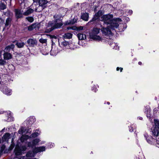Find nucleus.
<instances>
[{"instance_id": "nucleus-1", "label": "nucleus", "mask_w": 159, "mask_h": 159, "mask_svg": "<svg viewBox=\"0 0 159 159\" xmlns=\"http://www.w3.org/2000/svg\"><path fill=\"white\" fill-rule=\"evenodd\" d=\"M113 18L112 15L107 14L102 16L100 20L104 23L109 25L108 27L113 30L119 27V22H121V20L119 18L113 19Z\"/></svg>"}, {"instance_id": "nucleus-2", "label": "nucleus", "mask_w": 159, "mask_h": 159, "mask_svg": "<svg viewBox=\"0 0 159 159\" xmlns=\"http://www.w3.org/2000/svg\"><path fill=\"white\" fill-rule=\"evenodd\" d=\"M63 17V15L60 13L57 14H56L53 16L54 20L53 23L50 22L48 23V28L47 29V32H49L54 29L58 28L61 27L63 24L61 22V18Z\"/></svg>"}, {"instance_id": "nucleus-3", "label": "nucleus", "mask_w": 159, "mask_h": 159, "mask_svg": "<svg viewBox=\"0 0 159 159\" xmlns=\"http://www.w3.org/2000/svg\"><path fill=\"white\" fill-rule=\"evenodd\" d=\"M40 141L39 139L36 138L33 140L32 141L28 142L27 143L28 147L32 149H34L36 153L45 150V147L41 146L36 147V146L38 145V143Z\"/></svg>"}, {"instance_id": "nucleus-4", "label": "nucleus", "mask_w": 159, "mask_h": 159, "mask_svg": "<svg viewBox=\"0 0 159 159\" xmlns=\"http://www.w3.org/2000/svg\"><path fill=\"white\" fill-rule=\"evenodd\" d=\"M100 29L97 27H94L92 32L90 34L89 36L91 39L98 41H102L101 37L97 35L100 32Z\"/></svg>"}, {"instance_id": "nucleus-5", "label": "nucleus", "mask_w": 159, "mask_h": 159, "mask_svg": "<svg viewBox=\"0 0 159 159\" xmlns=\"http://www.w3.org/2000/svg\"><path fill=\"white\" fill-rule=\"evenodd\" d=\"M40 133V132L39 131V130H36L35 132L32 133L30 136L26 135H22L20 138V140L22 142H24L29 139L37 137Z\"/></svg>"}, {"instance_id": "nucleus-6", "label": "nucleus", "mask_w": 159, "mask_h": 159, "mask_svg": "<svg viewBox=\"0 0 159 159\" xmlns=\"http://www.w3.org/2000/svg\"><path fill=\"white\" fill-rule=\"evenodd\" d=\"M27 146H21L20 147L16 145L14 150V152L16 156H19L22 154L27 149Z\"/></svg>"}, {"instance_id": "nucleus-7", "label": "nucleus", "mask_w": 159, "mask_h": 159, "mask_svg": "<svg viewBox=\"0 0 159 159\" xmlns=\"http://www.w3.org/2000/svg\"><path fill=\"white\" fill-rule=\"evenodd\" d=\"M36 153L34 149L33 151H29L26 154L25 156H22L18 158V159H32L34 157Z\"/></svg>"}, {"instance_id": "nucleus-8", "label": "nucleus", "mask_w": 159, "mask_h": 159, "mask_svg": "<svg viewBox=\"0 0 159 159\" xmlns=\"http://www.w3.org/2000/svg\"><path fill=\"white\" fill-rule=\"evenodd\" d=\"M111 30H112L113 31L114 30H113L108 26L107 28H103L101 29L103 34L105 35H108L111 34H112Z\"/></svg>"}, {"instance_id": "nucleus-9", "label": "nucleus", "mask_w": 159, "mask_h": 159, "mask_svg": "<svg viewBox=\"0 0 159 159\" xmlns=\"http://www.w3.org/2000/svg\"><path fill=\"white\" fill-rule=\"evenodd\" d=\"M27 43L30 47H34L37 45V42L35 39L30 38L27 40Z\"/></svg>"}, {"instance_id": "nucleus-10", "label": "nucleus", "mask_w": 159, "mask_h": 159, "mask_svg": "<svg viewBox=\"0 0 159 159\" xmlns=\"http://www.w3.org/2000/svg\"><path fill=\"white\" fill-rule=\"evenodd\" d=\"M15 15L17 18H22L24 15L23 10L20 9L15 10Z\"/></svg>"}, {"instance_id": "nucleus-11", "label": "nucleus", "mask_w": 159, "mask_h": 159, "mask_svg": "<svg viewBox=\"0 0 159 159\" xmlns=\"http://www.w3.org/2000/svg\"><path fill=\"white\" fill-rule=\"evenodd\" d=\"M101 12L100 11H98L95 14V15L94 16V17L93 18L92 20H91L89 23L93 22V24L96 22L97 21H98V19L100 17V15H101Z\"/></svg>"}, {"instance_id": "nucleus-12", "label": "nucleus", "mask_w": 159, "mask_h": 159, "mask_svg": "<svg viewBox=\"0 0 159 159\" xmlns=\"http://www.w3.org/2000/svg\"><path fill=\"white\" fill-rule=\"evenodd\" d=\"M58 42L61 48H63V49H67L69 42L65 41L62 42H59L58 41Z\"/></svg>"}, {"instance_id": "nucleus-13", "label": "nucleus", "mask_w": 159, "mask_h": 159, "mask_svg": "<svg viewBox=\"0 0 159 159\" xmlns=\"http://www.w3.org/2000/svg\"><path fill=\"white\" fill-rule=\"evenodd\" d=\"M48 2L47 0H40L39 1V7H41L42 9H44L46 6V5Z\"/></svg>"}, {"instance_id": "nucleus-14", "label": "nucleus", "mask_w": 159, "mask_h": 159, "mask_svg": "<svg viewBox=\"0 0 159 159\" xmlns=\"http://www.w3.org/2000/svg\"><path fill=\"white\" fill-rule=\"evenodd\" d=\"M12 55L10 52H4L3 57L4 60H7L12 58Z\"/></svg>"}, {"instance_id": "nucleus-15", "label": "nucleus", "mask_w": 159, "mask_h": 159, "mask_svg": "<svg viewBox=\"0 0 159 159\" xmlns=\"http://www.w3.org/2000/svg\"><path fill=\"white\" fill-rule=\"evenodd\" d=\"M59 52V50H58L57 47L54 45H52V49L51 50V54L52 55H56Z\"/></svg>"}, {"instance_id": "nucleus-16", "label": "nucleus", "mask_w": 159, "mask_h": 159, "mask_svg": "<svg viewBox=\"0 0 159 159\" xmlns=\"http://www.w3.org/2000/svg\"><path fill=\"white\" fill-rule=\"evenodd\" d=\"M14 45L11 44L10 45H9L5 48L3 50L4 52H9L10 50H13L14 48Z\"/></svg>"}, {"instance_id": "nucleus-17", "label": "nucleus", "mask_w": 159, "mask_h": 159, "mask_svg": "<svg viewBox=\"0 0 159 159\" xmlns=\"http://www.w3.org/2000/svg\"><path fill=\"white\" fill-rule=\"evenodd\" d=\"M144 136L148 143H151L152 142H154V139L151 136H149L147 134H145Z\"/></svg>"}, {"instance_id": "nucleus-18", "label": "nucleus", "mask_w": 159, "mask_h": 159, "mask_svg": "<svg viewBox=\"0 0 159 159\" xmlns=\"http://www.w3.org/2000/svg\"><path fill=\"white\" fill-rule=\"evenodd\" d=\"M29 125H31L34 123L36 121V119L34 116H30L27 120Z\"/></svg>"}, {"instance_id": "nucleus-19", "label": "nucleus", "mask_w": 159, "mask_h": 159, "mask_svg": "<svg viewBox=\"0 0 159 159\" xmlns=\"http://www.w3.org/2000/svg\"><path fill=\"white\" fill-rule=\"evenodd\" d=\"M10 138V134L8 133L5 134L2 137V139L3 142L8 141Z\"/></svg>"}, {"instance_id": "nucleus-20", "label": "nucleus", "mask_w": 159, "mask_h": 159, "mask_svg": "<svg viewBox=\"0 0 159 159\" xmlns=\"http://www.w3.org/2000/svg\"><path fill=\"white\" fill-rule=\"evenodd\" d=\"M34 11V10L31 8H28L27 10L23 13L24 15L27 16L33 13Z\"/></svg>"}, {"instance_id": "nucleus-21", "label": "nucleus", "mask_w": 159, "mask_h": 159, "mask_svg": "<svg viewBox=\"0 0 159 159\" xmlns=\"http://www.w3.org/2000/svg\"><path fill=\"white\" fill-rule=\"evenodd\" d=\"M78 39L80 40H83L86 38V35L83 33H79L77 34Z\"/></svg>"}, {"instance_id": "nucleus-22", "label": "nucleus", "mask_w": 159, "mask_h": 159, "mask_svg": "<svg viewBox=\"0 0 159 159\" xmlns=\"http://www.w3.org/2000/svg\"><path fill=\"white\" fill-rule=\"evenodd\" d=\"M76 48V46L74 44V43L72 42H69L67 49H70L71 50H74Z\"/></svg>"}, {"instance_id": "nucleus-23", "label": "nucleus", "mask_w": 159, "mask_h": 159, "mask_svg": "<svg viewBox=\"0 0 159 159\" xmlns=\"http://www.w3.org/2000/svg\"><path fill=\"white\" fill-rule=\"evenodd\" d=\"M26 129L25 127H21L18 131V133L20 134H22L24 133H26Z\"/></svg>"}, {"instance_id": "nucleus-24", "label": "nucleus", "mask_w": 159, "mask_h": 159, "mask_svg": "<svg viewBox=\"0 0 159 159\" xmlns=\"http://www.w3.org/2000/svg\"><path fill=\"white\" fill-rule=\"evenodd\" d=\"M72 34L70 33H67L64 34L63 36V38L65 39H71L72 37Z\"/></svg>"}, {"instance_id": "nucleus-25", "label": "nucleus", "mask_w": 159, "mask_h": 159, "mask_svg": "<svg viewBox=\"0 0 159 159\" xmlns=\"http://www.w3.org/2000/svg\"><path fill=\"white\" fill-rule=\"evenodd\" d=\"M4 93L7 95H10L11 94V90L8 88H5L3 90Z\"/></svg>"}, {"instance_id": "nucleus-26", "label": "nucleus", "mask_w": 159, "mask_h": 159, "mask_svg": "<svg viewBox=\"0 0 159 159\" xmlns=\"http://www.w3.org/2000/svg\"><path fill=\"white\" fill-rule=\"evenodd\" d=\"M81 18L85 21H88L89 18V15L87 13L83 14L81 16Z\"/></svg>"}, {"instance_id": "nucleus-27", "label": "nucleus", "mask_w": 159, "mask_h": 159, "mask_svg": "<svg viewBox=\"0 0 159 159\" xmlns=\"http://www.w3.org/2000/svg\"><path fill=\"white\" fill-rule=\"evenodd\" d=\"M37 26V24L36 23H34L31 25L28 26V29L29 30L31 31L33 29L36 28Z\"/></svg>"}, {"instance_id": "nucleus-28", "label": "nucleus", "mask_w": 159, "mask_h": 159, "mask_svg": "<svg viewBox=\"0 0 159 159\" xmlns=\"http://www.w3.org/2000/svg\"><path fill=\"white\" fill-rule=\"evenodd\" d=\"M152 134L154 136H157L159 134V129L155 127L152 131Z\"/></svg>"}, {"instance_id": "nucleus-29", "label": "nucleus", "mask_w": 159, "mask_h": 159, "mask_svg": "<svg viewBox=\"0 0 159 159\" xmlns=\"http://www.w3.org/2000/svg\"><path fill=\"white\" fill-rule=\"evenodd\" d=\"M76 22V19L74 18L73 20H70L69 21H66L65 24L66 25H68L69 24H74Z\"/></svg>"}, {"instance_id": "nucleus-30", "label": "nucleus", "mask_w": 159, "mask_h": 159, "mask_svg": "<svg viewBox=\"0 0 159 159\" xmlns=\"http://www.w3.org/2000/svg\"><path fill=\"white\" fill-rule=\"evenodd\" d=\"M24 45V43L22 42H17L16 44V45L19 48H21L23 47Z\"/></svg>"}, {"instance_id": "nucleus-31", "label": "nucleus", "mask_w": 159, "mask_h": 159, "mask_svg": "<svg viewBox=\"0 0 159 159\" xmlns=\"http://www.w3.org/2000/svg\"><path fill=\"white\" fill-rule=\"evenodd\" d=\"M25 19L30 23H32L34 20V18L32 16L26 17Z\"/></svg>"}, {"instance_id": "nucleus-32", "label": "nucleus", "mask_w": 159, "mask_h": 159, "mask_svg": "<svg viewBox=\"0 0 159 159\" xmlns=\"http://www.w3.org/2000/svg\"><path fill=\"white\" fill-rule=\"evenodd\" d=\"M6 8V6L2 2H0V10H3Z\"/></svg>"}, {"instance_id": "nucleus-33", "label": "nucleus", "mask_w": 159, "mask_h": 159, "mask_svg": "<svg viewBox=\"0 0 159 159\" xmlns=\"http://www.w3.org/2000/svg\"><path fill=\"white\" fill-rule=\"evenodd\" d=\"M11 19L10 18H7L6 21L5 26H7L10 25L11 23Z\"/></svg>"}, {"instance_id": "nucleus-34", "label": "nucleus", "mask_w": 159, "mask_h": 159, "mask_svg": "<svg viewBox=\"0 0 159 159\" xmlns=\"http://www.w3.org/2000/svg\"><path fill=\"white\" fill-rule=\"evenodd\" d=\"M155 127L159 129V121L157 120H154Z\"/></svg>"}, {"instance_id": "nucleus-35", "label": "nucleus", "mask_w": 159, "mask_h": 159, "mask_svg": "<svg viewBox=\"0 0 159 159\" xmlns=\"http://www.w3.org/2000/svg\"><path fill=\"white\" fill-rule=\"evenodd\" d=\"M8 118L7 119L6 121L8 122L11 121H13L14 120V118L11 115V114H9L8 116Z\"/></svg>"}, {"instance_id": "nucleus-36", "label": "nucleus", "mask_w": 159, "mask_h": 159, "mask_svg": "<svg viewBox=\"0 0 159 159\" xmlns=\"http://www.w3.org/2000/svg\"><path fill=\"white\" fill-rule=\"evenodd\" d=\"M5 60L2 58L0 59V65H3L6 63Z\"/></svg>"}, {"instance_id": "nucleus-37", "label": "nucleus", "mask_w": 159, "mask_h": 159, "mask_svg": "<svg viewBox=\"0 0 159 159\" xmlns=\"http://www.w3.org/2000/svg\"><path fill=\"white\" fill-rule=\"evenodd\" d=\"M39 41L41 43H46L47 41L46 39H44L41 38L39 39Z\"/></svg>"}, {"instance_id": "nucleus-38", "label": "nucleus", "mask_w": 159, "mask_h": 159, "mask_svg": "<svg viewBox=\"0 0 159 159\" xmlns=\"http://www.w3.org/2000/svg\"><path fill=\"white\" fill-rule=\"evenodd\" d=\"M50 38L52 39V43H53V42L54 39H57V37L54 35H50Z\"/></svg>"}, {"instance_id": "nucleus-39", "label": "nucleus", "mask_w": 159, "mask_h": 159, "mask_svg": "<svg viewBox=\"0 0 159 159\" xmlns=\"http://www.w3.org/2000/svg\"><path fill=\"white\" fill-rule=\"evenodd\" d=\"M5 148V146L4 145H3L2 146V147L0 148V151L2 152V153Z\"/></svg>"}, {"instance_id": "nucleus-40", "label": "nucleus", "mask_w": 159, "mask_h": 159, "mask_svg": "<svg viewBox=\"0 0 159 159\" xmlns=\"http://www.w3.org/2000/svg\"><path fill=\"white\" fill-rule=\"evenodd\" d=\"M42 53L44 55H46L48 54L49 53V51L47 50H46V51L44 52L43 51H42Z\"/></svg>"}, {"instance_id": "nucleus-41", "label": "nucleus", "mask_w": 159, "mask_h": 159, "mask_svg": "<svg viewBox=\"0 0 159 159\" xmlns=\"http://www.w3.org/2000/svg\"><path fill=\"white\" fill-rule=\"evenodd\" d=\"M150 110L149 109L147 111V116L148 117L150 116Z\"/></svg>"}, {"instance_id": "nucleus-42", "label": "nucleus", "mask_w": 159, "mask_h": 159, "mask_svg": "<svg viewBox=\"0 0 159 159\" xmlns=\"http://www.w3.org/2000/svg\"><path fill=\"white\" fill-rule=\"evenodd\" d=\"M26 134H28L29 133L30 134L31 133V130L30 129H28L26 130Z\"/></svg>"}, {"instance_id": "nucleus-43", "label": "nucleus", "mask_w": 159, "mask_h": 159, "mask_svg": "<svg viewBox=\"0 0 159 159\" xmlns=\"http://www.w3.org/2000/svg\"><path fill=\"white\" fill-rule=\"evenodd\" d=\"M15 146V144L13 143H12L11 144V146H10V149H12V148H13Z\"/></svg>"}, {"instance_id": "nucleus-44", "label": "nucleus", "mask_w": 159, "mask_h": 159, "mask_svg": "<svg viewBox=\"0 0 159 159\" xmlns=\"http://www.w3.org/2000/svg\"><path fill=\"white\" fill-rule=\"evenodd\" d=\"M92 90L96 92L97 91V89L96 88L93 87L92 88Z\"/></svg>"}, {"instance_id": "nucleus-45", "label": "nucleus", "mask_w": 159, "mask_h": 159, "mask_svg": "<svg viewBox=\"0 0 159 159\" xmlns=\"http://www.w3.org/2000/svg\"><path fill=\"white\" fill-rule=\"evenodd\" d=\"M119 69H120V71L122 72V70H123V68H119L118 67H117L116 68V70L117 71H118L119 70Z\"/></svg>"}, {"instance_id": "nucleus-46", "label": "nucleus", "mask_w": 159, "mask_h": 159, "mask_svg": "<svg viewBox=\"0 0 159 159\" xmlns=\"http://www.w3.org/2000/svg\"><path fill=\"white\" fill-rule=\"evenodd\" d=\"M133 127H132L130 126L129 128V131L132 132L133 131V129H132Z\"/></svg>"}, {"instance_id": "nucleus-47", "label": "nucleus", "mask_w": 159, "mask_h": 159, "mask_svg": "<svg viewBox=\"0 0 159 159\" xmlns=\"http://www.w3.org/2000/svg\"><path fill=\"white\" fill-rule=\"evenodd\" d=\"M119 47L117 46V45H115V46H114V47L113 48L114 49H119Z\"/></svg>"}, {"instance_id": "nucleus-48", "label": "nucleus", "mask_w": 159, "mask_h": 159, "mask_svg": "<svg viewBox=\"0 0 159 159\" xmlns=\"http://www.w3.org/2000/svg\"><path fill=\"white\" fill-rule=\"evenodd\" d=\"M83 27L82 26H80L79 28V30H82L83 29Z\"/></svg>"}, {"instance_id": "nucleus-49", "label": "nucleus", "mask_w": 159, "mask_h": 159, "mask_svg": "<svg viewBox=\"0 0 159 159\" xmlns=\"http://www.w3.org/2000/svg\"><path fill=\"white\" fill-rule=\"evenodd\" d=\"M2 51H0V59L2 58Z\"/></svg>"}, {"instance_id": "nucleus-50", "label": "nucleus", "mask_w": 159, "mask_h": 159, "mask_svg": "<svg viewBox=\"0 0 159 159\" xmlns=\"http://www.w3.org/2000/svg\"><path fill=\"white\" fill-rule=\"evenodd\" d=\"M133 11L131 10H129V13L130 15H131Z\"/></svg>"}, {"instance_id": "nucleus-51", "label": "nucleus", "mask_w": 159, "mask_h": 159, "mask_svg": "<svg viewBox=\"0 0 159 159\" xmlns=\"http://www.w3.org/2000/svg\"><path fill=\"white\" fill-rule=\"evenodd\" d=\"M138 64L139 65H141L142 64V62L140 61L139 62Z\"/></svg>"}, {"instance_id": "nucleus-52", "label": "nucleus", "mask_w": 159, "mask_h": 159, "mask_svg": "<svg viewBox=\"0 0 159 159\" xmlns=\"http://www.w3.org/2000/svg\"><path fill=\"white\" fill-rule=\"evenodd\" d=\"M2 20L1 18H0V23L2 22Z\"/></svg>"}, {"instance_id": "nucleus-53", "label": "nucleus", "mask_w": 159, "mask_h": 159, "mask_svg": "<svg viewBox=\"0 0 159 159\" xmlns=\"http://www.w3.org/2000/svg\"><path fill=\"white\" fill-rule=\"evenodd\" d=\"M139 119H140V120H142V117H139Z\"/></svg>"}, {"instance_id": "nucleus-54", "label": "nucleus", "mask_w": 159, "mask_h": 159, "mask_svg": "<svg viewBox=\"0 0 159 159\" xmlns=\"http://www.w3.org/2000/svg\"><path fill=\"white\" fill-rule=\"evenodd\" d=\"M35 11H39L37 10V9H35Z\"/></svg>"}, {"instance_id": "nucleus-55", "label": "nucleus", "mask_w": 159, "mask_h": 159, "mask_svg": "<svg viewBox=\"0 0 159 159\" xmlns=\"http://www.w3.org/2000/svg\"><path fill=\"white\" fill-rule=\"evenodd\" d=\"M126 19L127 20H129V18H128L127 17V18H126Z\"/></svg>"}, {"instance_id": "nucleus-56", "label": "nucleus", "mask_w": 159, "mask_h": 159, "mask_svg": "<svg viewBox=\"0 0 159 159\" xmlns=\"http://www.w3.org/2000/svg\"><path fill=\"white\" fill-rule=\"evenodd\" d=\"M107 104H108V105L110 104V102H107Z\"/></svg>"}, {"instance_id": "nucleus-57", "label": "nucleus", "mask_w": 159, "mask_h": 159, "mask_svg": "<svg viewBox=\"0 0 159 159\" xmlns=\"http://www.w3.org/2000/svg\"><path fill=\"white\" fill-rule=\"evenodd\" d=\"M51 144H52V146H53V145L54 144V143H51Z\"/></svg>"}, {"instance_id": "nucleus-58", "label": "nucleus", "mask_w": 159, "mask_h": 159, "mask_svg": "<svg viewBox=\"0 0 159 159\" xmlns=\"http://www.w3.org/2000/svg\"><path fill=\"white\" fill-rule=\"evenodd\" d=\"M4 1H6L7 0H3Z\"/></svg>"}, {"instance_id": "nucleus-59", "label": "nucleus", "mask_w": 159, "mask_h": 159, "mask_svg": "<svg viewBox=\"0 0 159 159\" xmlns=\"http://www.w3.org/2000/svg\"><path fill=\"white\" fill-rule=\"evenodd\" d=\"M44 143V142H43V143Z\"/></svg>"}, {"instance_id": "nucleus-60", "label": "nucleus", "mask_w": 159, "mask_h": 159, "mask_svg": "<svg viewBox=\"0 0 159 159\" xmlns=\"http://www.w3.org/2000/svg\"><path fill=\"white\" fill-rule=\"evenodd\" d=\"M111 43H110L109 44V45H111Z\"/></svg>"}, {"instance_id": "nucleus-61", "label": "nucleus", "mask_w": 159, "mask_h": 159, "mask_svg": "<svg viewBox=\"0 0 159 159\" xmlns=\"http://www.w3.org/2000/svg\"><path fill=\"white\" fill-rule=\"evenodd\" d=\"M111 43H110L109 44V45H111Z\"/></svg>"}, {"instance_id": "nucleus-62", "label": "nucleus", "mask_w": 159, "mask_h": 159, "mask_svg": "<svg viewBox=\"0 0 159 159\" xmlns=\"http://www.w3.org/2000/svg\"><path fill=\"white\" fill-rule=\"evenodd\" d=\"M4 129H3L2 130V131H3V130H4Z\"/></svg>"}, {"instance_id": "nucleus-63", "label": "nucleus", "mask_w": 159, "mask_h": 159, "mask_svg": "<svg viewBox=\"0 0 159 159\" xmlns=\"http://www.w3.org/2000/svg\"><path fill=\"white\" fill-rule=\"evenodd\" d=\"M50 148H52V147H51V146H50Z\"/></svg>"}]
</instances>
